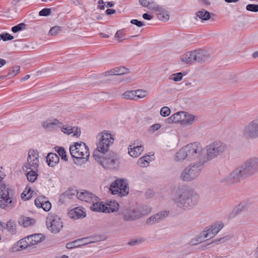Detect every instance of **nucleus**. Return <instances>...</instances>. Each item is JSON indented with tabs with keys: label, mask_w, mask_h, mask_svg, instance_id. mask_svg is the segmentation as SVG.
I'll return each instance as SVG.
<instances>
[{
	"label": "nucleus",
	"mask_w": 258,
	"mask_h": 258,
	"mask_svg": "<svg viewBox=\"0 0 258 258\" xmlns=\"http://www.w3.org/2000/svg\"><path fill=\"white\" fill-rule=\"evenodd\" d=\"M227 148V145L220 141H216L206 147L207 155L209 159H213L224 152Z\"/></svg>",
	"instance_id": "9"
},
{
	"label": "nucleus",
	"mask_w": 258,
	"mask_h": 258,
	"mask_svg": "<svg viewBox=\"0 0 258 258\" xmlns=\"http://www.w3.org/2000/svg\"><path fill=\"white\" fill-rule=\"evenodd\" d=\"M77 196L79 200L90 203L94 202L98 200L97 196L87 190L77 192Z\"/></svg>",
	"instance_id": "19"
},
{
	"label": "nucleus",
	"mask_w": 258,
	"mask_h": 258,
	"mask_svg": "<svg viewBox=\"0 0 258 258\" xmlns=\"http://www.w3.org/2000/svg\"><path fill=\"white\" fill-rule=\"evenodd\" d=\"M136 100L142 99L146 98L149 94V92L147 90L138 89L136 90Z\"/></svg>",
	"instance_id": "38"
},
{
	"label": "nucleus",
	"mask_w": 258,
	"mask_h": 258,
	"mask_svg": "<svg viewBox=\"0 0 258 258\" xmlns=\"http://www.w3.org/2000/svg\"><path fill=\"white\" fill-rule=\"evenodd\" d=\"M51 13V10L48 8H44L41 10L39 14L41 16H47Z\"/></svg>",
	"instance_id": "55"
},
{
	"label": "nucleus",
	"mask_w": 258,
	"mask_h": 258,
	"mask_svg": "<svg viewBox=\"0 0 258 258\" xmlns=\"http://www.w3.org/2000/svg\"><path fill=\"white\" fill-rule=\"evenodd\" d=\"M195 62H202L206 61L209 57V54L204 50H194Z\"/></svg>",
	"instance_id": "26"
},
{
	"label": "nucleus",
	"mask_w": 258,
	"mask_h": 258,
	"mask_svg": "<svg viewBox=\"0 0 258 258\" xmlns=\"http://www.w3.org/2000/svg\"><path fill=\"white\" fill-rule=\"evenodd\" d=\"M30 170L29 171L27 172L26 174L27 178L29 181L34 182L36 180L38 176L37 169Z\"/></svg>",
	"instance_id": "35"
},
{
	"label": "nucleus",
	"mask_w": 258,
	"mask_h": 258,
	"mask_svg": "<svg viewBox=\"0 0 258 258\" xmlns=\"http://www.w3.org/2000/svg\"><path fill=\"white\" fill-rule=\"evenodd\" d=\"M242 134L247 139L258 138V118L254 119L246 124L242 131Z\"/></svg>",
	"instance_id": "10"
},
{
	"label": "nucleus",
	"mask_w": 258,
	"mask_h": 258,
	"mask_svg": "<svg viewBox=\"0 0 258 258\" xmlns=\"http://www.w3.org/2000/svg\"><path fill=\"white\" fill-rule=\"evenodd\" d=\"M171 197L175 204L184 210L192 208L200 201V196L197 192L183 185L176 187L172 192Z\"/></svg>",
	"instance_id": "1"
},
{
	"label": "nucleus",
	"mask_w": 258,
	"mask_h": 258,
	"mask_svg": "<svg viewBox=\"0 0 258 258\" xmlns=\"http://www.w3.org/2000/svg\"><path fill=\"white\" fill-rule=\"evenodd\" d=\"M68 215L72 219H79L85 217L86 214L82 208L77 207L71 210L68 213Z\"/></svg>",
	"instance_id": "23"
},
{
	"label": "nucleus",
	"mask_w": 258,
	"mask_h": 258,
	"mask_svg": "<svg viewBox=\"0 0 258 258\" xmlns=\"http://www.w3.org/2000/svg\"><path fill=\"white\" fill-rule=\"evenodd\" d=\"M224 224L222 222H216L204 228L201 232L204 239H211L215 237L223 228Z\"/></svg>",
	"instance_id": "13"
},
{
	"label": "nucleus",
	"mask_w": 258,
	"mask_h": 258,
	"mask_svg": "<svg viewBox=\"0 0 258 258\" xmlns=\"http://www.w3.org/2000/svg\"><path fill=\"white\" fill-rule=\"evenodd\" d=\"M97 200H98V199ZM92 203L93 204L90 208L93 211L102 212L107 213L113 212L114 211V209L106 206L105 205L103 204L102 202H99L98 201Z\"/></svg>",
	"instance_id": "20"
},
{
	"label": "nucleus",
	"mask_w": 258,
	"mask_h": 258,
	"mask_svg": "<svg viewBox=\"0 0 258 258\" xmlns=\"http://www.w3.org/2000/svg\"><path fill=\"white\" fill-rule=\"evenodd\" d=\"M18 246L21 249H25L28 246H30L28 237H25L20 240L18 242Z\"/></svg>",
	"instance_id": "40"
},
{
	"label": "nucleus",
	"mask_w": 258,
	"mask_h": 258,
	"mask_svg": "<svg viewBox=\"0 0 258 258\" xmlns=\"http://www.w3.org/2000/svg\"><path fill=\"white\" fill-rule=\"evenodd\" d=\"M46 161L49 166L54 167L59 162V158L56 154L50 153L47 155Z\"/></svg>",
	"instance_id": "32"
},
{
	"label": "nucleus",
	"mask_w": 258,
	"mask_h": 258,
	"mask_svg": "<svg viewBox=\"0 0 258 258\" xmlns=\"http://www.w3.org/2000/svg\"><path fill=\"white\" fill-rule=\"evenodd\" d=\"M168 214L169 212L166 211H161L148 218L146 220V223L148 225H151L159 223L167 217Z\"/></svg>",
	"instance_id": "18"
},
{
	"label": "nucleus",
	"mask_w": 258,
	"mask_h": 258,
	"mask_svg": "<svg viewBox=\"0 0 258 258\" xmlns=\"http://www.w3.org/2000/svg\"><path fill=\"white\" fill-rule=\"evenodd\" d=\"M12 70H10L9 73L7 76H10V77L16 76L20 72V67L18 66H15L12 68Z\"/></svg>",
	"instance_id": "46"
},
{
	"label": "nucleus",
	"mask_w": 258,
	"mask_h": 258,
	"mask_svg": "<svg viewBox=\"0 0 258 258\" xmlns=\"http://www.w3.org/2000/svg\"><path fill=\"white\" fill-rule=\"evenodd\" d=\"M110 190L113 195L121 196L126 195L128 193V187L125 180L123 179H117L111 185Z\"/></svg>",
	"instance_id": "12"
},
{
	"label": "nucleus",
	"mask_w": 258,
	"mask_h": 258,
	"mask_svg": "<svg viewBox=\"0 0 258 258\" xmlns=\"http://www.w3.org/2000/svg\"><path fill=\"white\" fill-rule=\"evenodd\" d=\"M246 9L248 11L252 12H257L258 5L248 4L246 6Z\"/></svg>",
	"instance_id": "50"
},
{
	"label": "nucleus",
	"mask_w": 258,
	"mask_h": 258,
	"mask_svg": "<svg viewBox=\"0 0 258 258\" xmlns=\"http://www.w3.org/2000/svg\"><path fill=\"white\" fill-rule=\"evenodd\" d=\"M181 61L185 64H191L195 62L194 51H189L183 55Z\"/></svg>",
	"instance_id": "29"
},
{
	"label": "nucleus",
	"mask_w": 258,
	"mask_h": 258,
	"mask_svg": "<svg viewBox=\"0 0 258 258\" xmlns=\"http://www.w3.org/2000/svg\"><path fill=\"white\" fill-rule=\"evenodd\" d=\"M124 33L122 31H117L115 34L114 37L119 42L124 39Z\"/></svg>",
	"instance_id": "53"
},
{
	"label": "nucleus",
	"mask_w": 258,
	"mask_h": 258,
	"mask_svg": "<svg viewBox=\"0 0 258 258\" xmlns=\"http://www.w3.org/2000/svg\"><path fill=\"white\" fill-rule=\"evenodd\" d=\"M144 146L136 145L135 143L131 145L128 147V153L133 158H137L144 151Z\"/></svg>",
	"instance_id": "21"
},
{
	"label": "nucleus",
	"mask_w": 258,
	"mask_h": 258,
	"mask_svg": "<svg viewBox=\"0 0 258 258\" xmlns=\"http://www.w3.org/2000/svg\"><path fill=\"white\" fill-rule=\"evenodd\" d=\"M150 158H151L150 156H144L138 160L137 164L141 167H147L152 161Z\"/></svg>",
	"instance_id": "34"
},
{
	"label": "nucleus",
	"mask_w": 258,
	"mask_h": 258,
	"mask_svg": "<svg viewBox=\"0 0 258 258\" xmlns=\"http://www.w3.org/2000/svg\"><path fill=\"white\" fill-rule=\"evenodd\" d=\"M6 63V61L2 58H0V68L4 66Z\"/></svg>",
	"instance_id": "62"
},
{
	"label": "nucleus",
	"mask_w": 258,
	"mask_h": 258,
	"mask_svg": "<svg viewBox=\"0 0 258 258\" xmlns=\"http://www.w3.org/2000/svg\"><path fill=\"white\" fill-rule=\"evenodd\" d=\"M227 239L226 238V237L215 239V240L212 241L211 243H210L208 244L207 245L203 246V249H206L207 248V246L208 245H210V244H212L213 243H215L216 244H218L220 241H222V242H225L227 240Z\"/></svg>",
	"instance_id": "52"
},
{
	"label": "nucleus",
	"mask_w": 258,
	"mask_h": 258,
	"mask_svg": "<svg viewBox=\"0 0 258 258\" xmlns=\"http://www.w3.org/2000/svg\"><path fill=\"white\" fill-rule=\"evenodd\" d=\"M258 172V158L251 157L245 160L230 174V177L234 181L252 176Z\"/></svg>",
	"instance_id": "3"
},
{
	"label": "nucleus",
	"mask_w": 258,
	"mask_h": 258,
	"mask_svg": "<svg viewBox=\"0 0 258 258\" xmlns=\"http://www.w3.org/2000/svg\"><path fill=\"white\" fill-rule=\"evenodd\" d=\"M115 10H113V9H109L106 11V13L107 15L113 14L115 13Z\"/></svg>",
	"instance_id": "61"
},
{
	"label": "nucleus",
	"mask_w": 258,
	"mask_h": 258,
	"mask_svg": "<svg viewBox=\"0 0 258 258\" xmlns=\"http://www.w3.org/2000/svg\"><path fill=\"white\" fill-rule=\"evenodd\" d=\"M6 228L10 233L12 234L15 233L16 230V224L13 220H10L7 222Z\"/></svg>",
	"instance_id": "42"
},
{
	"label": "nucleus",
	"mask_w": 258,
	"mask_h": 258,
	"mask_svg": "<svg viewBox=\"0 0 258 258\" xmlns=\"http://www.w3.org/2000/svg\"><path fill=\"white\" fill-rule=\"evenodd\" d=\"M141 240L137 239L132 240L128 242L127 244L130 246H134L141 242Z\"/></svg>",
	"instance_id": "58"
},
{
	"label": "nucleus",
	"mask_w": 258,
	"mask_h": 258,
	"mask_svg": "<svg viewBox=\"0 0 258 258\" xmlns=\"http://www.w3.org/2000/svg\"><path fill=\"white\" fill-rule=\"evenodd\" d=\"M98 8L100 10H104L105 8V3L103 0H100L98 2Z\"/></svg>",
	"instance_id": "60"
},
{
	"label": "nucleus",
	"mask_w": 258,
	"mask_h": 258,
	"mask_svg": "<svg viewBox=\"0 0 258 258\" xmlns=\"http://www.w3.org/2000/svg\"><path fill=\"white\" fill-rule=\"evenodd\" d=\"M252 56L254 58L258 57V50L257 51L254 52V53H253Z\"/></svg>",
	"instance_id": "64"
},
{
	"label": "nucleus",
	"mask_w": 258,
	"mask_h": 258,
	"mask_svg": "<svg viewBox=\"0 0 258 258\" xmlns=\"http://www.w3.org/2000/svg\"><path fill=\"white\" fill-rule=\"evenodd\" d=\"M35 204L38 208H42L45 211H49L51 208V204L47 201L44 197L40 196L35 200Z\"/></svg>",
	"instance_id": "22"
},
{
	"label": "nucleus",
	"mask_w": 258,
	"mask_h": 258,
	"mask_svg": "<svg viewBox=\"0 0 258 258\" xmlns=\"http://www.w3.org/2000/svg\"><path fill=\"white\" fill-rule=\"evenodd\" d=\"M39 153L34 149H30L28 152L27 161L24 164L26 170L29 169H37L39 163Z\"/></svg>",
	"instance_id": "14"
},
{
	"label": "nucleus",
	"mask_w": 258,
	"mask_h": 258,
	"mask_svg": "<svg viewBox=\"0 0 258 258\" xmlns=\"http://www.w3.org/2000/svg\"><path fill=\"white\" fill-rule=\"evenodd\" d=\"M122 214L123 219L127 221L138 219L142 216L139 210L134 209H124L122 211Z\"/></svg>",
	"instance_id": "16"
},
{
	"label": "nucleus",
	"mask_w": 258,
	"mask_h": 258,
	"mask_svg": "<svg viewBox=\"0 0 258 258\" xmlns=\"http://www.w3.org/2000/svg\"><path fill=\"white\" fill-rule=\"evenodd\" d=\"M140 4L144 7L155 11H162L161 6L156 4L153 0H139Z\"/></svg>",
	"instance_id": "24"
},
{
	"label": "nucleus",
	"mask_w": 258,
	"mask_h": 258,
	"mask_svg": "<svg viewBox=\"0 0 258 258\" xmlns=\"http://www.w3.org/2000/svg\"><path fill=\"white\" fill-rule=\"evenodd\" d=\"M41 125L45 131L55 132L59 130L61 121L56 118L51 117L42 121Z\"/></svg>",
	"instance_id": "15"
},
{
	"label": "nucleus",
	"mask_w": 258,
	"mask_h": 258,
	"mask_svg": "<svg viewBox=\"0 0 258 258\" xmlns=\"http://www.w3.org/2000/svg\"><path fill=\"white\" fill-rule=\"evenodd\" d=\"M19 223L24 227H28L35 223V219L30 217L22 216L19 219Z\"/></svg>",
	"instance_id": "33"
},
{
	"label": "nucleus",
	"mask_w": 258,
	"mask_h": 258,
	"mask_svg": "<svg viewBox=\"0 0 258 258\" xmlns=\"http://www.w3.org/2000/svg\"><path fill=\"white\" fill-rule=\"evenodd\" d=\"M161 127V125L159 123H156L153 125H152L151 126V130L153 132L156 131L158 130Z\"/></svg>",
	"instance_id": "57"
},
{
	"label": "nucleus",
	"mask_w": 258,
	"mask_h": 258,
	"mask_svg": "<svg viewBox=\"0 0 258 258\" xmlns=\"http://www.w3.org/2000/svg\"><path fill=\"white\" fill-rule=\"evenodd\" d=\"M61 31V28L59 26H54L51 28L49 32L50 35H56L58 34Z\"/></svg>",
	"instance_id": "51"
},
{
	"label": "nucleus",
	"mask_w": 258,
	"mask_h": 258,
	"mask_svg": "<svg viewBox=\"0 0 258 258\" xmlns=\"http://www.w3.org/2000/svg\"><path fill=\"white\" fill-rule=\"evenodd\" d=\"M184 114V111L177 112L166 119V121L169 123L179 122L182 125Z\"/></svg>",
	"instance_id": "25"
},
{
	"label": "nucleus",
	"mask_w": 258,
	"mask_h": 258,
	"mask_svg": "<svg viewBox=\"0 0 258 258\" xmlns=\"http://www.w3.org/2000/svg\"><path fill=\"white\" fill-rule=\"evenodd\" d=\"M183 75L181 73H177L172 74L170 77V80L175 82H178L181 80Z\"/></svg>",
	"instance_id": "47"
},
{
	"label": "nucleus",
	"mask_w": 258,
	"mask_h": 258,
	"mask_svg": "<svg viewBox=\"0 0 258 258\" xmlns=\"http://www.w3.org/2000/svg\"><path fill=\"white\" fill-rule=\"evenodd\" d=\"M160 113L162 116L166 117L170 115L171 111L168 107L164 106L161 108Z\"/></svg>",
	"instance_id": "48"
},
{
	"label": "nucleus",
	"mask_w": 258,
	"mask_h": 258,
	"mask_svg": "<svg viewBox=\"0 0 258 258\" xmlns=\"http://www.w3.org/2000/svg\"><path fill=\"white\" fill-rule=\"evenodd\" d=\"M196 16L202 20L207 21L210 18V14L209 12L203 9L196 13Z\"/></svg>",
	"instance_id": "36"
},
{
	"label": "nucleus",
	"mask_w": 258,
	"mask_h": 258,
	"mask_svg": "<svg viewBox=\"0 0 258 258\" xmlns=\"http://www.w3.org/2000/svg\"><path fill=\"white\" fill-rule=\"evenodd\" d=\"M131 23L132 24H134L137 25L138 27H141L143 26L144 25L143 23L141 21H139L137 19H133L131 21Z\"/></svg>",
	"instance_id": "56"
},
{
	"label": "nucleus",
	"mask_w": 258,
	"mask_h": 258,
	"mask_svg": "<svg viewBox=\"0 0 258 258\" xmlns=\"http://www.w3.org/2000/svg\"><path fill=\"white\" fill-rule=\"evenodd\" d=\"M197 120V117L195 115L185 112L183 119L182 120V125H191Z\"/></svg>",
	"instance_id": "28"
},
{
	"label": "nucleus",
	"mask_w": 258,
	"mask_h": 258,
	"mask_svg": "<svg viewBox=\"0 0 258 258\" xmlns=\"http://www.w3.org/2000/svg\"><path fill=\"white\" fill-rule=\"evenodd\" d=\"M70 152L73 158L88 159L89 157V148L84 143H76L70 147Z\"/></svg>",
	"instance_id": "8"
},
{
	"label": "nucleus",
	"mask_w": 258,
	"mask_h": 258,
	"mask_svg": "<svg viewBox=\"0 0 258 258\" xmlns=\"http://www.w3.org/2000/svg\"><path fill=\"white\" fill-rule=\"evenodd\" d=\"M205 161L200 160L191 163L180 173L179 178L183 181H190L198 177L202 170Z\"/></svg>",
	"instance_id": "5"
},
{
	"label": "nucleus",
	"mask_w": 258,
	"mask_h": 258,
	"mask_svg": "<svg viewBox=\"0 0 258 258\" xmlns=\"http://www.w3.org/2000/svg\"><path fill=\"white\" fill-rule=\"evenodd\" d=\"M107 5L109 7H112L114 6V4L111 2H108L107 3Z\"/></svg>",
	"instance_id": "63"
},
{
	"label": "nucleus",
	"mask_w": 258,
	"mask_h": 258,
	"mask_svg": "<svg viewBox=\"0 0 258 258\" xmlns=\"http://www.w3.org/2000/svg\"><path fill=\"white\" fill-rule=\"evenodd\" d=\"M136 90H130V91H127L124 92L122 96L123 98L126 99H130V100H136Z\"/></svg>",
	"instance_id": "39"
},
{
	"label": "nucleus",
	"mask_w": 258,
	"mask_h": 258,
	"mask_svg": "<svg viewBox=\"0 0 258 258\" xmlns=\"http://www.w3.org/2000/svg\"><path fill=\"white\" fill-rule=\"evenodd\" d=\"M14 38V37L9 33H6L0 34V39H3L4 41L11 40Z\"/></svg>",
	"instance_id": "54"
},
{
	"label": "nucleus",
	"mask_w": 258,
	"mask_h": 258,
	"mask_svg": "<svg viewBox=\"0 0 258 258\" xmlns=\"http://www.w3.org/2000/svg\"><path fill=\"white\" fill-rule=\"evenodd\" d=\"M26 25L24 23H20L16 26L12 28V31L14 33H17L20 31L25 29Z\"/></svg>",
	"instance_id": "44"
},
{
	"label": "nucleus",
	"mask_w": 258,
	"mask_h": 258,
	"mask_svg": "<svg viewBox=\"0 0 258 258\" xmlns=\"http://www.w3.org/2000/svg\"><path fill=\"white\" fill-rule=\"evenodd\" d=\"M46 224L47 229L52 233L59 232L63 227L61 219L56 215L49 214L46 218Z\"/></svg>",
	"instance_id": "11"
},
{
	"label": "nucleus",
	"mask_w": 258,
	"mask_h": 258,
	"mask_svg": "<svg viewBox=\"0 0 258 258\" xmlns=\"http://www.w3.org/2000/svg\"><path fill=\"white\" fill-rule=\"evenodd\" d=\"M143 18L145 20H151L153 18V16L148 13H145L143 15Z\"/></svg>",
	"instance_id": "59"
},
{
	"label": "nucleus",
	"mask_w": 258,
	"mask_h": 258,
	"mask_svg": "<svg viewBox=\"0 0 258 258\" xmlns=\"http://www.w3.org/2000/svg\"><path fill=\"white\" fill-rule=\"evenodd\" d=\"M86 240L87 238H85L78 239L72 242L68 243L66 244V247L68 249H72L83 245H85L88 243L87 241H86Z\"/></svg>",
	"instance_id": "31"
},
{
	"label": "nucleus",
	"mask_w": 258,
	"mask_h": 258,
	"mask_svg": "<svg viewBox=\"0 0 258 258\" xmlns=\"http://www.w3.org/2000/svg\"><path fill=\"white\" fill-rule=\"evenodd\" d=\"M205 240L204 237L202 236L201 232L197 235L195 238L191 239L189 241V244L192 245L202 243Z\"/></svg>",
	"instance_id": "41"
},
{
	"label": "nucleus",
	"mask_w": 258,
	"mask_h": 258,
	"mask_svg": "<svg viewBox=\"0 0 258 258\" xmlns=\"http://www.w3.org/2000/svg\"><path fill=\"white\" fill-rule=\"evenodd\" d=\"M100 165L105 168H114L119 164L118 156L114 153H106L100 155L99 159L93 158Z\"/></svg>",
	"instance_id": "7"
},
{
	"label": "nucleus",
	"mask_w": 258,
	"mask_h": 258,
	"mask_svg": "<svg viewBox=\"0 0 258 258\" xmlns=\"http://www.w3.org/2000/svg\"><path fill=\"white\" fill-rule=\"evenodd\" d=\"M128 72V69L122 67H116L106 73V75H120Z\"/></svg>",
	"instance_id": "30"
},
{
	"label": "nucleus",
	"mask_w": 258,
	"mask_h": 258,
	"mask_svg": "<svg viewBox=\"0 0 258 258\" xmlns=\"http://www.w3.org/2000/svg\"><path fill=\"white\" fill-rule=\"evenodd\" d=\"M96 148L94 150L93 157L99 159L100 155L108 152L109 147L114 141L113 135L107 131L99 133L97 136Z\"/></svg>",
	"instance_id": "4"
},
{
	"label": "nucleus",
	"mask_w": 258,
	"mask_h": 258,
	"mask_svg": "<svg viewBox=\"0 0 258 258\" xmlns=\"http://www.w3.org/2000/svg\"><path fill=\"white\" fill-rule=\"evenodd\" d=\"M4 173L0 171V208L12 209L17 203L16 198L9 193V189L3 181Z\"/></svg>",
	"instance_id": "6"
},
{
	"label": "nucleus",
	"mask_w": 258,
	"mask_h": 258,
	"mask_svg": "<svg viewBox=\"0 0 258 258\" xmlns=\"http://www.w3.org/2000/svg\"><path fill=\"white\" fill-rule=\"evenodd\" d=\"M32 194L30 187L27 186L21 195L22 199L24 201L28 200L32 197Z\"/></svg>",
	"instance_id": "37"
},
{
	"label": "nucleus",
	"mask_w": 258,
	"mask_h": 258,
	"mask_svg": "<svg viewBox=\"0 0 258 258\" xmlns=\"http://www.w3.org/2000/svg\"><path fill=\"white\" fill-rule=\"evenodd\" d=\"M162 9L161 11H156L158 15L161 16L160 19L162 21H166L169 19V15L166 12L165 9L161 6Z\"/></svg>",
	"instance_id": "43"
},
{
	"label": "nucleus",
	"mask_w": 258,
	"mask_h": 258,
	"mask_svg": "<svg viewBox=\"0 0 258 258\" xmlns=\"http://www.w3.org/2000/svg\"><path fill=\"white\" fill-rule=\"evenodd\" d=\"M244 208V205L240 204H239L237 207H235L232 212V215L233 216H236L239 213H240L241 212L243 211V210Z\"/></svg>",
	"instance_id": "45"
},
{
	"label": "nucleus",
	"mask_w": 258,
	"mask_h": 258,
	"mask_svg": "<svg viewBox=\"0 0 258 258\" xmlns=\"http://www.w3.org/2000/svg\"><path fill=\"white\" fill-rule=\"evenodd\" d=\"M203 153V147L200 143H190L183 146L176 153L174 159L176 162L194 161L200 159Z\"/></svg>",
	"instance_id": "2"
},
{
	"label": "nucleus",
	"mask_w": 258,
	"mask_h": 258,
	"mask_svg": "<svg viewBox=\"0 0 258 258\" xmlns=\"http://www.w3.org/2000/svg\"><path fill=\"white\" fill-rule=\"evenodd\" d=\"M57 153L59 156L61 157V159L65 161H68V158L66 155V152L62 147H59L57 150Z\"/></svg>",
	"instance_id": "49"
},
{
	"label": "nucleus",
	"mask_w": 258,
	"mask_h": 258,
	"mask_svg": "<svg viewBox=\"0 0 258 258\" xmlns=\"http://www.w3.org/2000/svg\"><path fill=\"white\" fill-rule=\"evenodd\" d=\"M62 133L67 135H72L73 136L79 137L80 135V130L77 126H73L70 124H63L61 121V126L59 128Z\"/></svg>",
	"instance_id": "17"
},
{
	"label": "nucleus",
	"mask_w": 258,
	"mask_h": 258,
	"mask_svg": "<svg viewBox=\"0 0 258 258\" xmlns=\"http://www.w3.org/2000/svg\"><path fill=\"white\" fill-rule=\"evenodd\" d=\"M27 237L31 246L37 244L45 239V236L42 234H34Z\"/></svg>",
	"instance_id": "27"
}]
</instances>
